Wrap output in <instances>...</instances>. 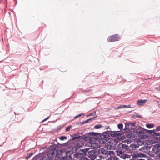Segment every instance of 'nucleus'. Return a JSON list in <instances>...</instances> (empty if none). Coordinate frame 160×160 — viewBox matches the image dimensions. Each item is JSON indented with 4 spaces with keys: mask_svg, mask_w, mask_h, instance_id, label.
<instances>
[{
    "mask_svg": "<svg viewBox=\"0 0 160 160\" xmlns=\"http://www.w3.org/2000/svg\"><path fill=\"white\" fill-rule=\"evenodd\" d=\"M81 147V145H77L73 147L72 148L73 151L75 150L76 152V153L74 154L75 157L76 158H80V159L82 157H83L84 156H86L87 155V152L88 150L90 149V148H86L84 149H80L78 152H77L78 149Z\"/></svg>",
    "mask_w": 160,
    "mask_h": 160,
    "instance_id": "obj_2",
    "label": "nucleus"
},
{
    "mask_svg": "<svg viewBox=\"0 0 160 160\" xmlns=\"http://www.w3.org/2000/svg\"><path fill=\"white\" fill-rule=\"evenodd\" d=\"M71 137L72 138L69 141L78 139L81 137V136L77 135V134H74L73 135H71Z\"/></svg>",
    "mask_w": 160,
    "mask_h": 160,
    "instance_id": "obj_14",
    "label": "nucleus"
},
{
    "mask_svg": "<svg viewBox=\"0 0 160 160\" xmlns=\"http://www.w3.org/2000/svg\"><path fill=\"white\" fill-rule=\"evenodd\" d=\"M155 131H160V126H158L155 130Z\"/></svg>",
    "mask_w": 160,
    "mask_h": 160,
    "instance_id": "obj_46",
    "label": "nucleus"
},
{
    "mask_svg": "<svg viewBox=\"0 0 160 160\" xmlns=\"http://www.w3.org/2000/svg\"><path fill=\"white\" fill-rule=\"evenodd\" d=\"M49 117H47V118H45V119H43L42 121L43 122H44L46 120H47L49 118Z\"/></svg>",
    "mask_w": 160,
    "mask_h": 160,
    "instance_id": "obj_52",
    "label": "nucleus"
},
{
    "mask_svg": "<svg viewBox=\"0 0 160 160\" xmlns=\"http://www.w3.org/2000/svg\"><path fill=\"white\" fill-rule=\"evenodd\" d=\"M33 152L28 153L27 155H24L23 157L25 159L28 160L33 155Z\"/></svg>",
    "mask_w": 160,
    "mask_h": 160,
    "instance_id": "obj_19",
    "label": "nucleus"
},
{
    "mask_svg": "<svg viewBox=\"0 0 160 160\" xmlns=\"http://www.w3.org/2000/svg\"><path fill=\"white\" fill-rule=\"evenodd\" d=\"M104 127L101 124H98L94 126V128L96 129H99L102 127Z\"/></svg>",
    "mask_w": 160,
    "mask_h": 160,
    "instance_id": "obj_32",
    "label": "nucleus"
},
{
    "mask_svg": "<svg viewBox=\"0 0 160 160\" xmlns=\"http://www.w3.org/2000/svg\"><path fill=\"white\" fill-rule=\"evenodd\" d=\"M126 138V136L125 135L122 136H121L120 137H116L114 140H113L112 142H113V143H115V145H116L120 140H121L124 139Z\"/></svg>",
    "mask_w": 160,
    "mask_h": 160,
    "instance_id": "obj_7",
    "label": "nucleus"
},
{
    "mask_svg": "<svg viewBox=\"0 0 160 160\" xmlns=\"http://www.w3.org/2000/svg\"><path fill=\"white\" fill-rule=\"evenodd\" d=\"M116 154L117 156H119L120 157V156L124 154V152L122 151L121 149H118V150L116 151Z\"/></svg>",
    "mask_w": 160,
    "mask_h": 160,
    "instance_id": "obj_15",
    "label": "nucleus"
},
{
    "mask_svg": "<svg viewBox=\"0 0 160 160\" xmlns=\"http://www.w3.org/2000/svg\"><path fill=\"white\" fill-rule=\"evenodd\" d=\"M147 157V155L144 153H139L138 154V157L145 158Z\"/></svg>",
    "mask_w": 160,
    "mask_h": 160,
    "instance_id": "obj_29",
    "label": "nucleus"
},
{
    "mask_svg": "<svg viewBox=\"0 0 160 160\" xmlns=\"http://www.w3.org/2000/svg\"><path fill=\"white\" fill-rule=\"evenodd\" d=\"M130 148L133 150H135L138 148L137 145L135 144H132L130 146Z\"/></svg>",
    "mask_w": 160,
    "mask_h": 160,
    "instance_id": "obj_25",
    "label": "nucleus"
},
{
    "mask_svg": "<svg viewBox=\"0 0 160 160\" xmlns=\"http://www.w3.org/2000/svg\"><path fill=\"white\" fill-rule=\"evenodd\" d=\"M118 158L115 156H111L108 158V160H118Z\"/></svg>",
    "mask_w": 160,
    "mask_h": 160,
    "instance_id": "obj_27",
    "label": "nucleus"
},
{
    "mask_svg": "<svg viewBox=\"0 0 160 160\" xmlns=\"http://www.w3.org/2000/svg\"><path fill=\"white\" fill-rule=\"evenodd\" d=\"M46 152H43L41 153L36 155L31 160L33 159H36V160H47V159H49V158H48L46 154Z\"/></svg>",
    "mask_w": 160,
    "mask_h": 160,
    "instance_id": "obj_4",
    "label": "nucleus"
},
{
    "mask_svg": "<svg viewBox=\"0 0 160 160\" xmlns=\"http://www.w3.org/2000/svg\"><path fill=\"white\" fill-rule=\"evenodd\" d=\"M132 157L133 158H138V155H137L136 154H134L132 155Z\"/></svg>",
    "mask_w": 160,
    "mask_h": 160,
    "instance_id": "obj_44",
    "label": "nucleus"
},
{
    "mask_svg": "<svg viewBox=\"0 0 160 160\" xmlns=\"http://www.w3.org/2000/svg\"><path fill=\"white\" fill-rule=\"evenodd\" d=\"M147 102L146 99H140L137 101V103L139 106H142Z\"/></svg>",
    "mask_w": 160,
    "mask_h": 160,
    "instance_id": "obj_16",
    "label": "nucleus"
},
{
    "mask_svg": "<svg viewBox=\"0 0 160 160\" xmlns=\"http://www.w3.org/2000/svg\"><path fill=\"white\" fill-rule=\"evenodd\" d=\"M137 160H145L144 159H138Z\"/></svg>",
    "mask_w": 160,
    "mask_h": 160,
    "instance_id": "obj_56",
    "label": "nucleus"
},
{
    "mask_svg": "<svg viewBox=\"0 0 160 160\" xmlns=\"http://www.w3.org/2000/svg\"><path fill=\"white\" fill-rule=\"evenodd\" d=\"M97 154H94L89 155V156H88V157L91 159L94 160L97 158Z\"/></svg>",
    "mask_w": 160,
    "mask_h": 160,
    "instance_id": "obj_22",
    "label": "nucleus"
},
{
    "mask_svg": "<svg viewBox=\"0 0 160 160\" xmlns=\"http://www.w3.org/2000/svg\"><path fill=\"white\" fill-rule=\"evenodd\" d=\"M76 125H80V122L77 123H76Z\"/></svg>",
    "mask_w": 160,
    "mask_h": 160,
    "instance_id": "obj_55",
    "label": "nucleus"
},
{
    "mask_svg": "<svg viewBox=\"0 0 160 160\" xmlns=\"http://www.w3.org/2000/svg\"><path fill=\"white\" fill-rule=\"evenodd\" d=\"M100 134V133L95 132H91L88 133L89 135H90L91 136H92L93 138L92 140L94 139H95L96 141H97L96 140V138H99Z\"/></svg>",
    "mask_w": 160,
    "mask_h": 160,
    "instance_id": "obj_9",
    "label": "nucleus"
},
{
    "mask_svg": "<svg viewBox=\"0 0 160 160\" xmlns=\"http://www.w3.org/2000/svg\"><path fill=\"white\" fill-rule=\"evenodd\" d=\"M95 98H98V97H95Z\"/></svg>",
    "mask_w": 160,
    "mask_h": 160,
    "instance_id": "obj_58",
    "label": "nucleus"
},
{
    "mask_svg": "<svg viewBox=\"0 0 160 160\" xmlns=\"http://www.w3.org/2000/svg\"><path fill=\"white\" fill-rule=\"evenodd\" d=\"M154 147H157V148H160V143L155 145Z\"/></svg>",
    "mask_w": 160,
    "mask_h": 160,
    "instance_id": "obj_43",
    "label": "nucleus"
},
{
    "mask_svg": "<svg viewBox=\"0 0 160 160\" xmlns=\"http://www.w3.org/2000/svg\"><path fill=\"white\" fill-rule=\"evenodd\" d=\"M159 154H160V153H159Z\"/></svg>",
    "mask_w": 160,
    "mask_h": 160,
    "instance_id": "obj_59",
    "label": "nucleus"
},
{
    "mask_svg": "<svg viewBox=\"0 0 160 160\" xmlns=\"http://www.w3.org/2000/svg\"><path fill=\"white\" fill-rule=\"evenodd\" d=\"M111 135H112V137H119L123 135L124 133L123 132H119V131H112Z\"/></svg>",
    "mask_w": 160,
    "mask_h": 160,
    "instance_id": "obj_8",
    "label": "nucleus"
},
{
    "mask_svg": "<svg viewBox=\"0 0 160 160\" xmlns=\"http://www.w3.org/2000/svg\"><path fill=\"white\" fill-rule=\"evenodd\" d=\"M112 131L107 130L100 134L99 138H96V140L99 141L101 143H105L108 141L112 137L111 135Z\"/></svg>",
    "mask_w": 160,
    "mask_h": 160,
    "instance_id": "obj_3",
    "label": "nucleus"
},
{
    "mask_svg": "<svg viewBox=\"0 0 160 160\" xmlns=\"http://www.w3.org/2000/svg\"><path fill=\"white\" fill-rule=\"evenodd\" d=\"M147 160H153L151 158H148Z\"/></svg>",
    "mask_w": 160,
    "mask_h": 160,
    "instance_id": "obj_54",
    "label": "nucleus"
},
{
    "mask_svg": "<svg viewBox=\"0 0 160 160\" xmlns=\"http://www.w3.org/2000/svg\"><path fill=\"white\" fill-rule=\"evenodd\" d=\"M118 128L120 130L123 129V125L122 123H119L118 125Z\"/></svg>",
    "mask_w": 160,
    "mask_h": 160,
    "instance_id": "obj_31",
    "label": "nucleus"
},
{
    "mask_svg": "<svg viewBox=\"0 0 160 160\" xmlns=\"http://www.w3.org/2000/svg\"><path fill=\"white\" fill-rule=\"evenodd\" d=\"M156 89H157L158 91H160V85L158 87H156L155 88Z\"/></svg>",
    "mask_w": 160,
    "mask_h": 160,
    "instance_id": "obj_47",
    "label": "nucleus"
},
{
    "mask_svg": "<svg viewBox=\"0 0 160 160\" xmlns=\"http://www.w3.org/2000/svg\"><path fill=\"white\" fill-rule=\"evenodd\" d=\"M108 151L106 150L103 148L96 149V153L97 154H107Z\"/></svg>",
    "mask_w": 160,
    "mask_h": 160,
    "instance_id": "obj_11",
    "label": "nucleus"
},
{
    "mask_svg": "<svg viewBox=\"0 0 160 160\" xmlns=\"http://www.w3.org/2000/svg\"><path fill=\"white\" fill-rule=\"evenodd\" d=\"M155 149L153 148L152 150L155 152L156 154H158L160 153V148H157L154 147Z\"/></svg>",
    "mask_w": 160,
    "mask_h": 160,
    "instance_id": "obj_24",
    "label": "nucleus"
},
{
    "mask_svg": "<svg viewBox=\"0 0 160 160\" xmlns=\"http://www.w3.org/2000/svg\"><path fill=\"white\" fill-rule=\"evenodd\" d=\"M130 157L131 156L130 155L127 154H124L120 156V158L124 159H125L127 158H130Z\"/></svg>",
    "mask_w": 160,
    "mask_h": 160,
    "instance_id": "obj_23",
    "label": "nucleus"
},
{
    "mask_svg": "<svg viewBox=\"0 0 160 160\" xmlns=\"http://www.w3.org/2000/svg\"><path fill=\"white\" fill-rule=\"evenodd\" d=\"M158 154L157 156V157L158 159H160V154L159 153H158Z\"/></svg>",
    "mask_w": 160,
    "mask_h": 160,
    "instance_id": "obj_51",
    "label": "nucleus"
},
{
    "mask_svg": "<svg viewBox=\"0 0 160 160\" xmlns=\"http://www.w3.org/2000/svg\"><path fill=\"white\" fill-rule=\"evenodd\" d=\"M118 147L123 149H125L128 150L129 149L128 146L127 145L123 144L122 143H120L118 144Z\"/></svg>",
    "mask_w": 160,
    "mask_h": 160,
    "instance_id": "obj_13",
    "label": "nucleus"
},
{
    "mask_svg": "<svg viewBox=\"0 0 160 160\" xmlns=\"http://www.w3.org/2000/svg\"><path fill=\"white\" fill-rule=\"evenodd\" d=\"M58 148L56 146H51L48 149L46 155L49 159L47 160H70L71 155L73 153L72 150L61 149L58 151Z\"/></svg>",
    "mask_w": 160,
    "mask_h": 160,
    "instance_id": "obj_1",
    "label": "nucleus"
},
{
    "mask_svg": "<svg viewBox=\"0 0 160 160\" xmlns=\"http://www.w3.org/2000/svg\"><path fill=\"white\" fill-rule=\"evenodd\" d=\"M80 125H82L84 124H85V123L84 122V121L82 122H80Z\"/></svg>",
    "mask_w": 160,
    "mask_h": 160,
    "instance_id": "obj_50",
    "label": "nucleus"
},
{
    "mask_svg": "<svg viewBox=\"0 0 160 160\" xmlns=\"http://www.w3.org/2000/svg\"><path fill=\"white\" fill-rule=\"evenodd\" d=\"M97 154L96 153V150H91V149L87 152V156H88L89 155L94 154Z\"/></svg>",
    "mask_w": 160,
    "mask_h": 160,
    "instance_id": "obj_17",
    "label": "nucleus"
},
{
    "mask_svg": "<svg viewBox=\"0 0 160 160\" xmlns=\"http://www.w3.org/2000/svg\"><path fill=\"white\" fill-rule=\"evenodd\" d=\"M124 134L125 135V136L126 138H131V136L132 135V132H127L125 133Z\"/></svg>",
    "mask_w": 160,
    "mask_h": 160,
    "instance_id": "obj_26",
    "label": "nucleus"
},
{
    "mask_svg": "<svg viewBox=\"0 0 160 160\" xmlns=\"http://www.w3.org/2000/svg\"><path fill=\"white\" fill-rule=\"evenodd\" d=\"M131 108V106L130 105H121L118 107L117 108V109H119L121 108Z\"/></svg>",
    "mask_w": 160,
    "mask_h": 160,
    "instance_id": "obj_20",
    "label": "nucleus"
},
{
    "mask_svg": "<svg viewBox=\"0 0 160 160\" xmlns=\"http://www.w3.org/2000/svg\"><path fill=\"white\" fill-rule=\"evenodd\" d=\"M133 132L138 134V136H140L141 134H144V132L143 131V128L139 126L138 128H132Z\"/></svg>",
    "mask_w": 160,
    "mask_h": 160,
    "instance_id": "obj_5",
    "label": "nucleus"
},
{
    "mask_svg": "<svg viewBox=\"0 0 160 160\" xmlns=\"http://www.w3.org/2000/svg\"><path fill=\"white\" fill-rule=\"evenodd\" d=\"M84 114V113H81L80 114H79L75 116L74 118V119H76L78 118V117L82 116V115H83Z\"/></svg>",
    "mask_w": 160,
    "mask_h": 160,
    "instance_id": "obj_35",
    "label": "nucleus"
},
{
    "mask_svg": "<svg viewBox=\"0 0 160 160\" xmlns=\"http://www.w3.org/2000/svg\"><path fill=\"white\" fill-rule=\"evenodd\" d=\"M120 39L119 36L117 34H115L114 35L109 37L108 38V41L109 42L118 41Z\"/></svg>",
    "mask_w": 160,
    "mask_h": 160,
    "instance_id": "obj_6",
    "label": "nucleus"
},
{
    "mask_svg": "<svg viewBox=\"0 0 160 160\" xmlns=\"http://www.w3.org/2000/svg\"><path fill=\"white\" fill-rule=\"evenodd\" d=\"M67 139V137L66 136H61L59 138V139L61 140H63L65 139Z\"/></svg>",
    "mask_w": 160,
    "mask_h": 160,
    "instance_id": "obj_37",
    "label": "nucleus"
},
{
    "mask_svg": "<svg viewBox=\"0 0 160 160\" xmlns=\"http://www.w3.org/2000/svg\"><path fill=\"white\" fill-rule=\"evenodd\" d=\"M125 126L126 127H128V128H130V129L132 128V127H130V124L129 122H126L125 123Z\"/></svg>",
    "mask_w": 160,
    "mask_h": 160,
    "instance_id": "obj_39",
    "label": "nucleus"
},
{
    "mask_svg": "<svg viewBox=\"0 0 160 160\" xmlns=\"http://www.w3.org/2000/svg\"><path fill=\"white\" fill-rule=\"evenodd\" d=\"M86 136H83V137H82L81 138L84 140L85 141H92V139L93 138L90 135H89L88 133Z\"/></svg>",
    "mask_w": 160,
    "mask_h": 160,
    "instance_id": "obj_10",
    "label": "nucleus"
},
{
    "mask_svg": "<svg viewBox=\"0 0 160 160\" xmlns=\"http://www.w3.org/2000/svg\"><path fill=\"white\" fill-rule=\"evenodd\" d=\"M96 111H94V112L90 113L89 115H88L87 116V117H88L90 116L91 115L92 116H94L95 115H96Z\"/></svg>",
    "mask_w": 160,
    "mask_h": 160,
    "instance_id": "obj_36",
    "label": "nucleus"
},
{
    "mask_svg": "<svg viewBox=\"0 0 160 160\" xmlns=\"http://www.w3.org/2000/svg\"><path fill=\"white\" fill-rule=\"evenodd\" d=\"M107 153H107V155H115L114 151H108Z\"/></svg>",
    "mask_w": 160,
    "mask_h": 160,
    "instance_id": "obj_34",
    "label": "nucleus"
},
{
    "mask_svg": "<svg viewBox=\"0 0 160 160\" xmlns=\"http://www.w3.org/2000/svg\"><path fill=\"white\" fill-rule=\"evenodd\" d=\"M130 124V127H132V128L133 127L135 128L136 127V122H129Z\"/></svg>",
    "mask_w": 160,
    "mask_h": 160,
    "instance_id": "obj_28",
    "label": "nucleus"
},
{
    "mask_svg": "<svg viewBox=\"0 0 160 160\" xmlns=\"http://www.w3.org/2000/svg\"><path fill=\"white\" fill-rule=\"evenodd\" d=\"M72 127L71 126H69L67 127L66 128V131L67 132H69L70 130V128Z\"/></svg>",
    "mask_w": 160,
    "mask_h": 160,
    "instance_id": "obj_41",
    "label": "nucleus"
},
{
    "mask_svg": "<svg viewBox=\"0 0 160 160\" xmlns=\"http://www.w3.org/2000/svg\"><path fill=\"white\" fill-rule=\"evenodd\" d=\"M146 126L148 128H152L154 127V125L152 124H146Z\"/></svg>",
    "mask_w": 160,
    "mask_h": 160,
    "instance_id": "obj_30",
    "label": "nucleus"
},
{
    "mask_svg": "<svg viewBox=\"0 0 160 160\" xmlns=\"http://www.w3.org/2000/svg\"><path fill=\"white\" fill-rule=\"evenodd\" d=\"M143 131L144 132V134L146 133L148 134H151L153 136V135H154V133H155V130H147L143 128Z\"/></svg>",
    "mask_w": 160,
    "mask_h": 160,
    "instance_id": "obj_12",
    "label": "nucleus"
},
{
    "mask_svg": "<svg viewBox=\"0 0 160 160\" xmlns=\"http://www.w3.org/2000/svg\"><path fill=\"white\" fill-rule=\"evenodd\" d=\"M110 129V127L109 126L107 127L106 128V129Z\"/></svg>",
    "mask_w": 160,
    "mask_h": 160,
    "instance_id": "obj_53",
    "label": "nucleus"
},
{
    "mask_svg": "<svg viewBox=\"0 0 160 160\" xmlns=\"http://www.w3.org/2000/svg\"><path fill=\"white\" fill-rule=\"evenodd\" d=\"M131 138L132 139H134L136 137V134L133 133H132Z\"/></svg>",
    "mask_w": 160,
    "mask_h": 160,
    "instance_id": "obj_40",
    "label": "nucleus"
},
{
    "mask_svg": "<svg viewBox=\"0 0 160 160\" xmlns=\"http://www.w3.org/2000/svg\"><path fill=\"white\" fill-rule=\"evenodd\" d=\"M2 144H1V145H0V146H2Z\"/></svg>",
    "mask_w": 160,
    "mask_h": 160,
    "instance_id": "obj_57",
    "label": "nucleus"
},
{
    "mask_svg": "<svg viewBox=\"0 0 160 160\" xmlns=\"http://www.w3.org/2000/svg\"><path fill=\"white\" fill-rule=\"evenodd\" d=\"M112 144H114V145H108V148H109V150H114L116 149V145H115V143L112 142Z\"/></svg>",
    "mask_w": 160,
    "mask_h": 160,
    "instance_id": "obj_21",
    "label": "nucleus"
},
{
    "mask_svg": "<svg viewBox=\"0 0 160 160\" xmlns=\"http://www.w3.org/2000/svg\"><path fill=\"white\" fill-rule=\"evenodd\" d=\"M153 137H155L157 141H160V133H157L155 132Z\"/></svg>",
    "mask_w": 160,
    "mask_h": 160,
    "instance_id": "obj_18",
    "label": "nucleus"
},
{
    "mask_svg": "<svg viewBox=\"0 0 160 160\" xmlns=\"http://www.w3.org/2000/svg\"><path fill=\"white\" fill-rule=\"evenodd\" d=\"M80 159L81 160H90V159L86 157V156H84L83 157H82L81 158H80Z\"/></svg>",
    "mask_w": 160,
    "mask_h": 160,
    "instance_id": "obj_42",
    "label": "nucleus"
},
{
    "mask_svg": "<svg viewBox=\"0 0 160 160\" xmlns=\"http://www.w3.org/2000/svg\"><path fill=\"white\" fill-rule=\"evenodd\" d=\"M89 122V120L88 119L84 121V122L85 123H88Z\"/></svg>",
    "mask_w": 160,
    "mask_h": 160,
    "instance_id": "obj_49",
    "label": "nucleus"
},
{
    "mask_svg": "<svg viewBox=\"0 0 160 160\" xmlns=\"http://www.w3.org/2000/svg\"><path fill=\"white\" fill-rule=\"evenodd\" d=\"M134 118H142V117L140 115H139L136 113L134 115Z\"/></svg>",
    "mask_w": 160,
    "mask_h": 160,
    "instance_id": "obj_38",
    "label": "nucleus"
},
{
    "mask_svg": "<svg viewBox=\"0 0 160 160\" xmlns=\"http://www.w3.org/2000/svg\"><path fill=\"white\" fill-rule=\"evenodd\" d=\"M129 129V128H128V127H126V126H125V128H124V129H123V130L124 131V133H125V132L126 130H128V129Z\"/></svg>",
    "mask_w": 160,
    "mask_h": 160,
    "instance_id": "obj_48",
    "label": "nucleus"
},
{
    "mask_svg": "<svg viewBox=\"0 0 160 160\" xmlns=\"http://www.w3.org/2000/svg\"><path fill=\"white\" fill-rule=\"evenodd\" d=\"M97 116L93 117L92 118L89 119L88 120H89V121H92V120H93L94 119H95L97 118Z\"/></svg>",
    "mask_w": 160,
    "mask_h": 160,
    "instance_id": "obj_45",
    "label": "nucleus"
},
{
    "mask_svg": "<svg viewBox=\"0 0 160 160\" xmlns=\"http://www.w3.org/2000/svg\"><path fill=\"white\" fill-rule=\"evenodd\" d=\"M140 136V137L142 139H148L149 137L147 135H142Z\"/></svg>",
    "mask_w": 160,
    "mask_h": 160,
    "instance_id": "obj_33",
    "label": "nucleus"
}]
</instances>
